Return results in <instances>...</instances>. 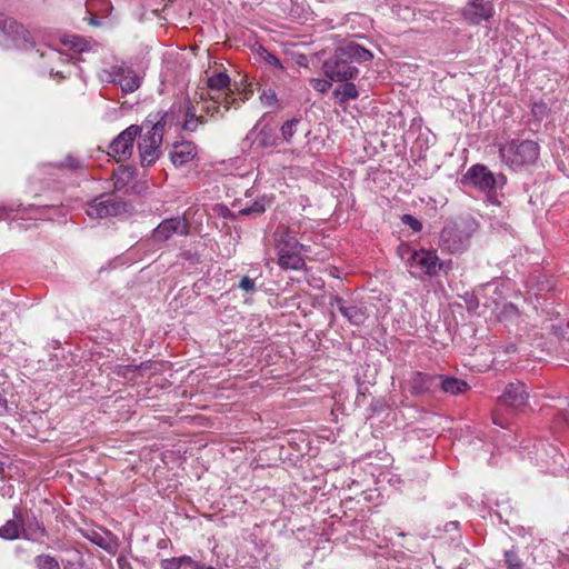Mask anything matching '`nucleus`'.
I'll list each match as a JSON object with an SVG mask.
<instances>
[{
    "label": "nucleus",
    "mask_w": 569,
    "mask_h": 569,
    "mask_svg": "<svg viewBox=\"0 0 569 569\" xmlns=\"http://www.w3.org/2000/svg\"><path fill=\"white\" fill-rule=\"evenodd\" d=\"M469 385L462 379L439 375L438 390L450 396H458L469 390Z\"/></svg>",
    "instance_id": "obj_19"
},
{
    "label": "nucleus",
    "mask_w": 569,
    "mask_h": 569,
    "mask_svg": "<svg viewBox=\"0 0 569 569\" xmlns=\"http://www.w3.org/2000/svg\"><path fill=\"white\" fill-rule=\"evenodd\" d=\"M401 221L403 224L410 227L415 232H419L422 229V223L411 214H403Z\"/></svg>",
    "instance_id": "obj_38"
},
{
    "label": "nucleus",
    "mask_w": 569,
    "mask_h": 569,
    "mask_svg": "<svg viewBox=\"0 0 569 569\" xmlns=\"http://www.w3.org/2000/svg\"><path fill=\"white\" fill-rule=\"evenodd\" d=\"M469 234L456 226H447L440 233V246L450 253L463 251L468 247Z\"/></svg>",
    "instance_id": "obj_12"
},
{
    "label": "nucleus",
    "mask_w": 569,
    "mask_h": 569,
    "mask_svg": "<svg viewBox=\"0 0 569 569\" xmlns=\"http://www.w3.org/2000/svg\"><path fill=\"white\" fill-rule=\"evenodd\" d=\"M529 393L523 382H510L505 387L498 403L512 412L522 411L528 406Z\"/></svg>",
    "instance_id": "obj_9"
},
{
    "label": "nucleus",
    "mask_w": 569,
    "mask_h": 569,
    "mask_svg": "<svg viewBox=\"0 0 569 569\" xmlns=\"http://www.w3.org/2000/svg\"><path fill=\"white\" fill-rule=\"evenodd\" d=\"M142 132V127L131 124L122 132H120L109 144V154L112 156L117 162L128 160L133 152L134 140Z\"/></svg>",
    "instance_id": "obj_8"
},
{
    "label": "nucleus",
    "mask_w": 569,
    "mask_h": 569,
    "mask_svg": "<svg viewBox=\"0 0 569 569\" xmlns=\"http://www.w3.org/2000/svg\"><path fill=\"white\" fill-rule=\"evenodd\" d=\"M256 141L259 147L270 148L278 144V138L276 137L273 129L268 124L263 126L257 134Z\"/></svg>",
    "instance_id": "obj_29"
},
{
    "label": "nucleus",
    "mask_w": 569,
    "mask_h": 569,
    "mask_svg": "<svg viewBox=\"0 0 569 569\" xmlns=\"http://www.w3.org/2000/svg\"><path fill=\"white\" fill-rule=\"evenodd\" d=\"M130 204L120 201L110 194H100L86 206V213L90 218L104 219L117 217L129 211Z\"/></svg>",
    "instance_id": "obj_6"
},
{
    "label": "nucleus",
    "mask_w": 569,
    "mask_h": 569,
    "mask_svg": "<svg viewBox=\"0 0 569 569\" xmlns=\"http://www.w3.org/2000/svg\"><path fill=\"white\" fill-rule=\"evenodd\" d=\"M539 144L532 140H511L500 147L501 160L512 170L529 167L539 158Z\"/></svg>",
    "instance_id": "obj_2"
},
{
    "label": "nucleus",
    "mask_w": 569,
    "mask_h": 569,
    "mask_svg": "<svg viewBox=\"0 0 569 569\" xmlns=\"http://www.w3.org/2000/svg\"><path fill=\"white\" fill-rule=\"evenodd\" d=\"M462 180L485 192H495L493 173L483 164H473L463 174Z\"/></svg>",
    "instance_id": "obj_11"
},
{
    "label": "nucleus",
    "mask_w": 569,
    "mask_h": 569,
    "mask_svg": "<svg viewBox=\"0 0 569 569\" xmlns=\"http://www.w3.org/2000/svg\"><path fill=\"white\" fill-rule=\"evenodd\" d=\"M516 350H517V347H516V345H515V343H510V345H508V346H507V348H506V352H507V353L515 352Z\"/></svg>",
    "instance_id": "obj_52"
},
{
    "label": "nucleus",
    "mask_w": 569,
    "mask_h": 569,
    "mask_svg": "<svg viewBox=\"0 0 569 569\" xmlns=\"http://www.w3.org/2000/svg\"><path fill=\"white\" fill-rule=\"evenodd\" d=\"M257 52H258L260 59L262 61H264L267 64L272 66L276 69L281 70V71L284 70V67L282 66L280 59L278 57H276L273 53H271L270 51H268L266 48L260 46Z\"/></svg>",
    "instance_id": "obj_34"
},
{
    "label": "nucleus",
    "mask_w": 569,
    "mask_h": 569,
    "mask_svg": "<svg viewBox=\"0 0 569 569\" xmlns=\"http://www.w3.org/2000/svg\"><path fill=\"white\" fill-rule=\"evenodd\" d=\"M299 250H283L278 252V264L282 269L301 270L305 268L306 262L300 257Z\"/></svg>",
    "instance_id": "obj_20"
},
{
    "label": "nucleus",
    "mask_w": 569,
    "mask_h": 569,
    "mask_svg": "<svg viewBox=\"0 0 569 569\" xmlns=\"http://www.w3.org/2000/svg\"><path fill=\"white\" fill-rule=\"evenodd\" d=\"M301 124V119L293 118L286 121L281 126V137L287 143L293 142V134L298 131V127Z\"/></svg>",
    "instance_id": "obj_31"
},
{
    "label": "nucleus",
    "mask_w": 569,
    "mask_h": 569,
    "mask_svg": "<svg viewBox=\"0 0 569 569\" xmlns=\"http://www.w3.org/2000/svg\"><path fill=\"white\" fill-rule=\"evenodd\" d=\"M198 154V148L192 141H181L172 144L170 160L174 167H182L192 161Z\"/></svg>",
    "instance_id": "obj_16"
},
{
    "label": "nucleus",
    "mask_w": 569,
    "mask_h": 569,
    "mask_svg": "<svg viewBox=\"0 0 569 569\" xmlns=\"http://www.w3.org/2000/svg\"><path fill=\"white\" fill-rule=\"evenodd\" d=\"M449 525H450V526H455V527H457V526H458V522H450Z\"/></svg>",
    "instance_id": "obj_58"
},
{
    "label": "nucleus",
    "mask_w": 569,
    "mask_h": 569,
    "mask_svg": "<svg viewBox=\"0 0 569 569\" xmlns=\"http://www.w3.org/2000/svg\"><path fill=\"white\" fill-rule=\"evenodd\" d=\"M493 179H495V191L499 188H502L507 183V178L502 173H499L497 176L493 174Z\"/></svg>",
    "instance_id": "obj_48"
},
{
    "label": "nucleus",
    "mask_w": 569,
    "mask_h": 569,
    "mask_svg": "<svg viewBox=\"0 0 569 569\" xmlns=\"http://www.w3.org/2000/svg\"><path fill=\"white\" fill-rule=\"evenodd\" d=\"M164 543H166V541H164V540H160V541L158 542V547H163V546H164Z\"/></svg>",
    "instance_id": "obj_57"
},
{
    "label": "nucleus",
    "mask_w": 569,
    "mask_h": 569,
    "mask_svg": "<svg viewBox=\"0 0 569 569\" xmlns=\"http://www.w3.org/2000/svg\"><path fill=\"white\" fill-rule=\"evenodd\" d=\"M262 103L272 106L277 101V94L273 90H264L260 96Z\"/></svg>",
    "instance_id": "obj_42"
},
{
    "label": "nucleus",
    "mask_w": 569,
    "mask_h": 569,
    "mask_svg": "<svg viewBox=\"0 0 569 569\" xmlns=\"http://www.w3.org/2000/svg\"><path fill=\"white\" fill-rule=\"evenodd\" d=\"M465 302L467 303L468 310H476L479 307V300L473 293H466Z\"/></svg>",
    "instance_id": "obj_43"
},
{
    "label": "nucleus",
    "mask_w": 569,
    "mask_h": 569,
    "mask_svg": "<svg viewBox=\"0 0 569 569\" xmlns=\"http://www.w3.org/2000/svg\"><path fill=\"white\" fill-rule=\"evenodd\" d=\"M220 94V104H223L224 111H228L230 108V104L234 101V97L232 93H221Z\"/></svg>",
    "instance_id": "obj_45"
},
{
    "label": "nucleus",
    "mask_w": 569,
    "mask_h": 569,
    "mask_svg": "<svg viewBox=\"0 0 569 569\" xmlns=\"http://www.w3.org/2000/svg\"><path fill=\"white\" fill-rule=\"evenodd\" d=\"M322 70L328 79L336 82L353 80L359 76V69L346 57L340 47L325 60Z\"/></svg>",
    "instance_id": "obj_5"
},
{
    "label": "nucleus",
    "mask_w": 569,
    "mask_h": 569,
    "mask_svg": "<svg viewBox=\"0 0 569 569\" xmlns=\"http://www.w3.org/2000/svg\"><path fill=\"white\" fill-rule=\"evenodd\" d=\"M180 566L183 563H188L194 567L196 561H193L189 556H182L178 558Z\"/></svg>",
    "instance_id": "obj_50"
},
{
    "label": "nucleus",
    "mask_w": 569,
    "mask_h": 569,
    "mask_svg": "<svg viewBox=\"0 0 569 569\" xmlns=\"http://www.w3.org/2000/svg\"><path fill=\"white\" fill-rule=\"evenodd\" d=\"M438 380L439 375L416 371L409 380V391L413 396L435 393L438 391Z\"/></svg>",
    "instance_id": "obj_14"
},
{
    "label": "nucleus",
    "mask_w": 569,
    "mask_h": 569,
    "mask_svg": "<svg viewBox=\"0 0 569 569\" xmlns=\"http://www.w3.org/2000/svg\"><path fill=\"white\" fill-rule=\"evenodd\" d=\"M495 12L492 0H471L462 9V17L470 24H480L492 18Z\"/></svg>",
    "instance_id": "obj_10"
},
{
    "label": "nucleus",
    "mask_w": 569,
    "mask_h": 569,
    "mask_svg": "<svg viewBox=\"0 0 569 569\" xmlns=\"http://www.w3.org/2000/svg\"><path fill=\"white\" fill-rule=\"evenodd\" d=\"M342 84L338 86L333 90V96L340 104H343L350 100H356L359 97V91L351 80L342 81Z\"/></svg>",
    "instance_id": "obj_23"
},
{
    "label": "nucleus",
    "mask_w": 569,
    "mask_h": 569,
    "mask_svg": "<svg viewBox=\"0 0 569 569\" xmlns=\"http://www.w3.org/2000/svg\"><path fill=\"white\" fill-rule=\"evenodd\" d=\"M271 203V200L267 198L266 196H262L254 200V202L250 206H247L239 210V216H260L266 211V208L269 207Z\"/></svg>",
    "instance_id": "obj_26"
},
{
    "label": "nucleus",
    "mask_w": 569,
    "mask_h": 569,
    "mask_svg": "<svg viewBox=\"0 0 569 569\" xmlns=\"http://www.w3.org/2000/svg\"><path fill=\"white\" fill-rule=\"evenodd\" d=\"M310 83L315 90L321 93H326L331 88V80H325V79H311Z\"/></svg>",
    "instance_id": "obj_39"
},
{
    "label": "nucleus",
    "mask_w": 569,
    "mask_h": 569,
    "mask_svg": "<svg viewBox=\"0 0 569 569\" xmlns=\"http://www.w3.org/2000/svg\"><path fill=\"white\" fill-rule=\"evenodd\" d=\"M274 242H276V249L278 252H280L281 249L283 250H298L303 249V244H301L297 238L295 237L293 232L287 228V227H278L273 233Z\"/></svg>",
    "instance_id": "obj_17"
},
{
    "label": "nucleus",
    "mask_w": 569,
    "mask_h": 569,
    "mask_svg": "<svg viewBox=\"0 0 569 569\" xmlns=\"http://www.w3.org/2000/svg\"><path fill=\"white\" fill-rule=\"evenodd\" d=\"M492 421H493V423H495V425H497V426H499V427H501V428H506V427H507V421H506V419H505V418H502V417L500 416V413H498V412H493V415H492Z\"/></svg>",
    "instance_id": "obj_49"
},
{
    "label": "nucleus",
    "mask_w": 569,
    "mask_h": 569,
    "mask_svg": "<svg viewBox=\"0 0 569 569\" xmlns=\"http://www.w3.org/2000/svg\"><path fill=\"white\" fill-rule=\"evenodd\" d=\"M239 288L246 292H254L257 290L254 280L248 276L241 278Z\"/></svg>",
    "instance_id": "obj_41"
},
{
    "label": "nucleus",
    "mask_w": 569,
    "mask_h": 569,
    "mask_svg": "<svg viewBox=\"0 0 569 569\" xmlns=\"http://www.w3.org/2000/svg\"><path fill=\"white\" fill-rule=\"evenodd\" d=\"M340 48L346 53V57L352 61V64H355V62H365L372 59V53L358 43L351 42Z\"/></svg>",
    "instance_id": "obj_21"
},
{
    "label": "nucleus",
    "mask_w": 569,
    "mask_h": 569,
    "mask_svg": "<svg viewBox=\"0 0 569 569\" xmlns=\"http://www.w3.org/2000/svg\"><path fill=\"white\" fill-rule=\"evenodd\" d=\"M341 315L353 326L363 325L368 318L367 309L360 306H348L347 308H342Z\"/></svg>",
    "instance_id": "obj_25"
},
{
    "label": "nucleus",
    "mask_w": 569,
    "mask_h": 569,
    "mask_svg": "<svg viewBox=\"0 0 569 569\" xmlns=\"http://www.w3.org/2000/svg\"><path fill=\"white\" fill-rule=\"evenodd\" d=\"M330 306L331 307H337L338 310L342 313V308H347L348 306L346 305V301L345 299H342L341 297L339 296H333L331 298V301H330Z\"/></svg>",
    "instance_id": "obj_47"
},
{
    "label": "nucleus",
    "mask_w": 569,
    "mask_h": 569,
    "mask_svg": "<svg viewBox=\"0 0 569 569\" xmlns=\"http://www.w3.org/2000/svg\"><path fill=\"white\" fill-rule=\"evenodd\" d=\"M8 216V211L4 207H0V220L4 219Z\"/></svg>",
    "instance_id": "obj_53"
},
{
    "label": "nucleus",
    "mask_w": 569,
    "mask_h": 569,
    "mask_svg": "<svg viewBox=\"0 0 569 569\" xmlns=\"http://www.w3.org/2000/svg\"><path fill=\"white\" fill-rule=\"evenodd\" d=\"M183 116L182 129L184 131L194 132L199 124L204 123L203 118L197 114L196 108L190 102L187 103Z\"/></svg>",
    "instance_id": "obj_24"
},
{
    "label": "nucleus",
    "mask_w": 569,
    "mask_h": 569,
    "mask_svg": "<svg viewBox=\"0 0 569 569\" xmlns=\"http://www.w3.org/2000/svg\"><path fill=\"white\" fill-rule=\"evenodd\" d=\"M83 537L106 550L110 555H116L119 549L118 538L109 530L106 529H88L84 531Z\"/></svg>",
    "instance_id": "obj_15"
},
{
    "label": "nucleus",
    "mask_w": 569,
    "mask_h": 569,
    "mask_svg": "<svg viewBox=\"0 0 569 569\" xmlns=\"http://www.w3.org/2000/svg\"><path fill=\"white\" fill-rule=\"evenodd\" d=\"M124 561H126V559H123V558H119V559H118V562H119V565H120V566H121V565H124Z\"/></svg>",
    "instance_id": "obj_56"
},
{
    "label": "nucleus",
    "mask_w": 569,
    "mask_h": 569,
    "mask_svg": "<svg viewBox=\"0 0 569 569\" xmlns=\"http://www.w3.org/2000/svg\"><path fill=\"white\" fill-rule=\"evenodd\" d=\"M71 49L74 51L82 53L91 50V46L89 41L80 37H72L69 41Z\"/></svg>",
    "instance_id": "obj_37"
},
{
    "label": "nucleus",
    "mask_w": 569,
    "mask_h": 569,
    "mask_svg": "<svg viewBox=\"0 0 569 569\" xmlns=\"http://www.w3.org/2000/svg\"><path fill=\"white\" fill-rule=\"evenodd\" d=\"M531 113L536 120L542 121L543 119L548 118L550 113V107L543 100L536 101L532 103Z\"/></svg>",
    "instance_id": "obj_35"
},
{
    "label": "nucleus",
    "mask_w": 569,
    "mask_h": 569,
    "mask_svg": "<svg viewBox=\"0 0 569 569\" xmlns=\"http://www.w3.org/2000/svg\"><path fill=\"white\" fill-rule=\"evenodd\" d=\"M124 561H126V559H123V558H119V559H118V562H119V565H120V566H121V565H124Z\"/></svg>",
    "instance_id": "obj_55"
},
{
    "label": "nucleus",
    "mask_w": 569,
    "mask_h": 569,
    "mask_svg": "<svg viewBox=\"0 0 569 569\" xmlns=\"http://www.w3.org/2000/svg\"><path fill=\"white\" fill-rule=\"evenodd\" d=\"M212 103L207 104L204 110L208 114L214 116L220 112V94L210 96Z\"/></svg>",
    "instance_id": "obj_40"
},
{
    "label": "nucleus",
    "mask_w": 569,
    "mask_h": 569,
    "mask_svg": "<svg viewBox=\"0 0 569 569\" xmlns=\"http://www.w3.org/2000/svg\"><path fill=\"white\" fill-rule=\"evenodd\" d=\"M408 253L407 264L410 268H419L423 274L435 277L443 267V262L439 259L437 251L435 250H412L409 247L405 249Z\"/></svg>",
    "instance_id": "obj_7"
},
{
    "label": "nucleus",
    "mask_w": 569,
    "mask_h": 569,
    "mask_svg": "<svg viewBox=\"0 0 569 569\" xmlns=\"http://www.w3.org/2000/svg\"><path fill=\"white\" fill-rule=\"evenodd\" d=\"M22 511L19 507L13 508V519L8 520L0 527V538L4 540L18 539L22 531Z\"/></svg>",
    "instance_id": "obj_18"
},
{
    "label": "nucleus",
    "mask_w": 569,
    "mask_h": 569,
    "mask_svg": "<svg viewBox=\"0 0 569 569\" xmlns=\"http://www.w3.org/2000/svg\"><path fill=\"white\" fill-rule=\"evenodd\" d=\"M160 566L162 569H180L181 568L178 558L163 559V560H161Z\"/></svg>",
    "instance_id": "obj_44"
},
{
    "label": "nucleus",
    "mask_w": 569,
    "mask_h": 569,
    "mask_svg": "<svg viewBox=\"0 0 569 569\" xmlns=\"http://www.w3.org/2000/svg\"><path fill=\"white\" fill-rule=\"evenodd\" d=\"M189 233V223L184 218L176 217L164 219L153 229L152 237L156 241H167L173 234L187 236Z\"/></svg>",
    "instance_id": "obj_13"
},
{
    "label": "nucleus",
    "mask_w": 569,
    "mask_h": 569,
    "mask_svg": "<svg viewBox=\"0 0 569 569\" xmlns=\"http://www.w3.org/2000/svg\"><path fill=\"white\" fill-rule=\"evenodd\" d=\"M172 121L173 112H164L157 120L148 118L141 126L142 130H147L138 143L140 163L142 167H150L158 160L164 128L166 126L171 124Z\"/></svg>",
    "instance_id": "obj_1"
},
{
    "label": "nucleus",
    "mask_w": 569,
    "mask_h": 569,
    "mask_svg": "<svg viewBox=\"0 0 569 569\" xmlns=\"http://www.w3.org/2000/svg\"><path fill=\"white\" fill-rule=\"evenodd\" d=\"M2 469H3V468H2V463H0V471H1Z\"/></svg>",
    "instance_id": "obj_59"
},
{
    "label": "nucleus",
    "mask_w": 569,
    "mask_h": 569,
    "mask_svg": "<svg viewBox=\"0 0 569 569\" xmlns=\"http://www.w3.org/2000/svg\"><path fill=\"white\" fill-rule=\"evenodd\" d=\"M229 84L230 78L226 72H216L207 80L208 88L211 91H216L217 93L221 92L223 89H227Z\"/></svg>",
    "instance_id": "obj_30"
},
{
    "label": "nucleus",
    "mask_w": 569,
    "mask_h": 569,
    "mask_svg": "<svg viewBox=\"0 0 569 569\" xmlns=\"http://www.w3.org/2000/svg\"><path fill=\"white\" fill-rule=\"evenodd\" d=\"M37 569H61L58 560L50 555H39L34 558Z\"/></svg>",
    "instance_id": "obj_32"
},
{
    "label": "nucleus",
    "mask_w": 569,
    "mask_h": 569,
    "mask_svg": "<svg viewBox=\"0 0 569 569\" xmlns=\"http://www.w3.org/2000/svg\"><path fill=\"white\" fill-rule=\"evenodd\" d=\"M134 169L131 167H119L113 172V184L117 190L123 189L133 179Z\"/></svg>",
    "instance_id": "obj_27"
},
{
    "label": "nucleus",
    "mask_w": 569,
    "mask_h": 569,
    "mask_svg": "<svg viewBox=\"0 0 569 569\" xmlns=\"http://www.w3.org/2000/svg\"><path fill=\"white\" fill-rule=\"evenodd\" d=\"M62 167H67L71 170H76L80 167V162L77 158L72 157V156H68L63 162L61 163Z\"/></svg>",
    "instance_id": "obj_46"
},
{
    "label": "nucleus",
    "mask_w": 569,
    "mask_h": 569,
    "mask_svg": "<svg viewBox=\"0 0 569 569\" xmlns=\"http://www.w3.org/2000/svg\"><path fill=\"white\" fill-rule=\"evenodd\" d=\"M123 72V66H112L109 70L102 71L101 79L110 83H118V77Z\"/></svg>",
    "instance_id": "obj_36"
},
{
    "label": "nucleus",
    "mask_w": 569,
    "mask_h": 569,
    "mask_svg": "<svg viewBox=\"0 0 569 569\" xmlns=\"http://www.w3.org/2000/svg\"><path fill=\"white\" fill-rule=\"evenodd\" d=\"M90 23H91V24H93V26H98V24H99L98 20H97V19H94V18H92V19L90 20Z\"/></svg>",
    "instance_id": "obj_54"
},
{
    "label": "nucleus",
    "mask_w": 569,
    "mask_h": 569,
    "mask_svg": "<svg viewBox=\"0 0 569 569\" xmlns=\"http://www.w3.org/2000/svg\"><path fill=\"white\" fill-rule=\"evenodd\" d=\"M22 533L26 539H34L36 537L47 536L44 527L36 519L22 522Z\"/></svg>",
    "instance_id": "obj_28"
},
{
    "label": "nucleus",
    "mask_w": 569,
    "mask_h": 569,
    "mask_svg": "<svg viewBox=\"0 0 569 569\" xmlns=\"http://www.w3.org/2000/svg\"><path fill=\"white\" fill-rule=\"evenodd\" d=\"M0 46L6 49L27 50L32 48L30 32L17 20L0 14Z\"/></svg>",
    "instance_id": "obj_4"
},
{
    "label": "nucleus",
    "mask_w": 569,
    "mask_h": 569,
    "mask_svg": "<svg viewBox=\"0 0 569 569\" xmlns=\"http://www.w3.org/2000/svg\"><path fill=\"white\" fill-rule=\"evenodd\" d=\"M505 563L507 569H527L525 562L520 559L515 549L505 551Z\"/></svg>",
    "instance_id": "obj_33"
},
{
    "label": "nucleus",
    "mask_w": 569,
    "mask_h": 569,
    "mask_svg": "<svg viewBox=\"0 0 569 569\" xmlns=\"http://www.w3.org/2000/svg\"><path fill=\"white\" fill-rule=\"evenodd\" d=\"M194 569H216V568L212 566H207L204 563L198 562V563H194Z\"/></svg>",
    "instance_id": "obj_51"
},
{
    "label": "nucleus",
    "mask_w": 569,
    "mask_h": 569,
    "mask_svg": "<svg viewBox=\"0 0 569 569\" xmlns=\"http://www.w3.org/2000/svg\"><path fill=\"white\" fill-rule=\"evenodd\" d=\"M529 459L542 471L553 475L568 469L566 459L559 449L546 440H537L528 451Z\"/></svg>",
    "instance_id": "obj_3"
},
{
    "label": "nucleus",
    "mask_w": 569,
    "mask_h": 569,
    "mask_svg": "<svg viewBox=\"0 0 569 569\" xmlns=\"http://www.w3.org/2000/svg\"><path fill=\"white\" fill-rule=\"evenodd\" d=\"M123 74L118 77V84L123 93L134 92L141 84L140 78L131 69L123 66Z\"/></svg>",
    "instance_id": "obj_22"
}]
</instances>
